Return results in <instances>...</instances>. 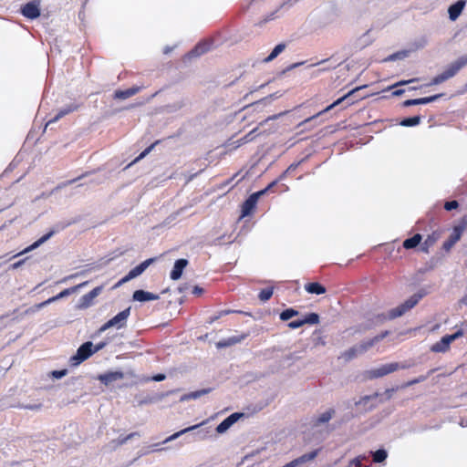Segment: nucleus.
<instances>
[{"label":"nucleus","mask_w":467,"mask_h":467,"mask_svg":"<svg viewBox=\"0 0 467 467\" xmlns=\"http://www.w3.org/2000/svg\"><path fill=\"white\" fill-rule=\"evenodd\" d=\"M467 65V55L460 57L455 61L451 62L446 69L436 76L431 85H438L441 84L449 78L454 77L462 68H463Z\"/></svg>","instance_id":"f257e3e1"},{"label":"nucleus","mask_w":467,"mask_h":467,"mask_svg":"<svg viewBox=\"0 0 467 467\" xmlns=\"http://www.w3.org/2000/svg\"><path fill=\"white\" fill-rule=\"evenodd\" d=\"M130 315V307L124 309L119 312L114 317L106 322L99 330V333L106 331L110 327H116L118 329L122 328L126 326L128 317Z\"/></svg>","instance_id":"f03ea898"},{"label":"nucleus","mask_w":467,"mask_h":467,"mask_svg":"<svg viewBox=\"0 0 467 467\" xmlns=\"http://www.w3.org/2000/svg\"><path fill=\"white\" fill-rule=\"evenodd\" d=\"M421 296L414 295L411 297H410L408 300H406L403 304L400 306L391 309L389 314V318H396L399 317H401L403 314H405L408 310L412 308L419 300L420 299Z\"/></svg>","instance_id":"7ed1b4c3"},{"label":"nucleus","mask_w":467,"mask_h":467,"mask_svg":"<svg viewBox=\"0 0 467 467\" xmlns=\"http://www.w3.org/2000/svg\"><path fill=\"white\" fill-rule=\"evenodd\" d=\"M275 184V182H274L265 190H262V191H259V192H256L251 194L249 196V198L243 204L242 216L244 217V216L249 215L252 213V211L254 210V208L255 207L259 198L261 196H263L267 192V190Z\"/></svg>","instance_id":"20e7f679"},{"label":"nucleus","mask_w":467,"mask_h":467,"mask_svg":"<svg viewBox=\"0 0 467 467\" xmlns=\"http://www.w3.org/2000/svg\"><path fill=\"white\" fill-rule=\"evenodd\" d=\"M92 348L93 344L89 341L81 345L78 348L77 354L71 358V361L73 362V364L78 365L82 361L88 358L94 353Z\"/></svg>","instance_id":"39448f33"},{"label":"nucleus","mask_w":467,"mask_h":467,"mask_svg":"<svg viewBox=\"0 0 467 467\" xmlns=\"http://www.w3.org/2000/svg\"><path fill=\"white\" fill-rule=\"evenodd\" d=\"M462 336V331H457L456 333L449 336H444L439 342L435 343L431 347V351L433 352H445L449 349V347L451 342L457 339Z\"/></svg>","instance_id":"423d86ee"},{"label":"nucleus","mask_w":467,"mask_h":467,"mask_svg":"<svg viewBox=\"0 0 467 467\" xmlns=\"http://www.w3.org/2000/svg\"><path fill=\"white\" fill-rule=\"evenodd\" d=\"M466 227L467 222H462V223L454 226L449 239L443 244V248L449 251L461 239L462 233L466 230Z\"/></svg>","instance_id":"0eeeda50"},{"label":"nucleus","mask_w":467,"mask_h":467,"mask_svg":"<svg viewBox=\"0 0 467 467\" xmlns=\"http://www.w3.org/2000/svg\"><path fill=\"white\" fill-rule=\"evenodd\" d=\"M400 367L399 363H389L381 365L379 368H373L368 371L370 378H380L399 369Z\"/></svg>","instance_id":"6e6552de"},{"label":"nucleus","mask_w":467,"mask_h":467,"mask_svg":"<svg viewBox=\"0 0 467 467\" xmlns=\"http://www.w3.org/2000/svg\"><path fill=\"white\" fill-rule=\"evenodd\" d=\"M21 12L24 16L29 19L37 18L40 16V1L34 0L26 4L22 8Z\"/></svg>","instance_id":"1a4fd4ad"},{"label":"nucleus","mask_w":467,"mask_h":467,"mask_svg":"<svg viewBox=\"0 0 467 467\" xmlns=\"http://www.w3.org/2000/svg\"><path fill=\"white\" fill-rule=\"evenodd\" d=\"M156 261V258H150L142 262L140 265H137L133 269H131L125 276L124 281H130L138 276H140L151 264Z\"/></svg>","instance_id":"9d476101"},{"label":"nucleus","mask_w":467,"mask_h":467,"mask_svg":"<svg viewBox=\"0 0 467 467\" xmlns=\"http://www.w3.org/2000/svg\"><path fill=\"white\" fill-rule=\"evenodd\" d=\"M336 411L334 409H327L320 414L314 416L311 420V425L313 428H318L321 425L327 423L335 415Z\"/></svg>","instance_id":"9b49d317"},{"label":"nucleus","mask_w":467,"mask_h":467,"mask_svg":"<svg viewBox=\"0 0 467 467\" xmlns=\"http://www.w3.org/2000/svg\"><path fill=\"white\" fill-rule=\"evenodd\" d=\"M102 287L98 286L91 290L89 293L81 296L79 300V308H88L93 304V300L101 293Z\"/></svg>","instance_id":"f8f14e48"},{"label":"nucleus","mask_w":467,"mask_h":467,"mask_svg":"<svg viewBox=\"0 0 467 467\" xmlns=\"http://www.w3.org/2000/svg\"><path fill=\"white\" fill-rule=\"evenodd\" d=\"M466 5L465 0H459L448 8L449 18L451 21H455L461 16L462 10Z\"/></svg>","instance_id":"ddd939ff"},{"label":"nucleus","mask_w":467,"mask_h":467,"mask_svg":"<svg viewBox=\"0 0 467 467\" xmlns=\"http://www.w3.org/2000/svg\"><path fill=\"white\" fill-rule=\"evenodd\" d=\"M124 378V374L120 371H110L105 374H101L98 377V379L105 385H109L112 382L120 380Z\"/></svg>","instance_id":"4468645a"},{"label":"nucleus","mask_w":467,"mask_h":467,"mask_svg":"<svg viewBox=\"0 0 467 467\" xmlns=\"http://www.w3.org/2000/svg\"><path fill=\"white\" fill-rule=\"evenodd\" d=\"M387 335H388V331H385V332L381 333L380 335L374 337L373 338L365 340V341L358 344V353L363 354L368 349H369L371 347H373L376 343H378L379 341L383 339Z\"/></svg>","instance_id":"2eb2a0df"},{"label":"nucleus","mask_w":467,"mask_h":467,"mask_svg":"<svg viewBox=\"0 0 467 467\" xmlns=\"http://www.w3.org/2000/svg\"><path fill=\"white\" fill-rule=\"evenodd\" d=\"M387 335H388V331H385V332L381 333L380 335L374 337L373 338L365 340V341L358 344V353L363 354L368 349H369L371 347H373L376 343H378L379 341L383 339Z\"/></svg>","instance_id":"dca6fc26"},{"label":"nucleus","mask_w":467,"mask_h":467,"mask_svg":"<svg viewBox=\"0 0 467 467\" xmlns=\"http://www.w3.org/2000/svg\"><path fill=\"white\" fill-rule=\"evenodd\" d=\"M159 298H160L159 295L153 294V293H150L148 291H144V290H136L132 296V299L134 301H139V302L158 300Z\"/></svg>","instance_id":"f3484780"},{"label":"nucleus","mask_w":467,"mask_h":467,"mask_svg":"<svg viewBox=\"0 0 467 467\" xmlns=\"http://www.w3.org/2000/svg\"><path fill=\"white\" fill-rule=\"evenodd\" d=\"M359 88H354L352 89L351 91H349L348 93H347L346 95H344L343 97L339 98L338 99H337L335 102H333L331 105H329L328 107H327L324 110L320 111L319 113H317V115L311 117V118H308L306 119V120H304L300 125H303L304 123L306 122H308L310 121L311 119L317 118V116L321 115L323 112H327L328 110H330L331 109H333L334 107L339 105L340 103H342V101H344L345 99H347L348 98H349L352 94H354L356 91H358Z\"/></svg>","instance_id":"a211bd4d"},{"label":"nucleus","mask_w":467,"mask_h":467,"mask_svg":"<svg viewBox=\"0 0 467 467\" xmlns=\"http://www.w3.org/2000/svg\"><path fill=\"white\" fill-rule=\"evenodd\" d=\"M188 261L186 259H179L175 262L173 269L171 272V278L178 280L181 278L183 269L187 266Z\"/></svg>","instance_id":"6ab92c4d"},{"label":"nucleus","mask_w":467,"mask_h":467,"mask_svg":"<svg viewBox=\"0 0 467 467\" xmlns=\"http://www.w3.org/2000/svg\"><path fill=\"white\" fill-rule=\"evenodd\" d=\"M441 96H442L441 94H437V95L427 97V98L408 99V100L404 101L403 105L405 107H410V106L428 104V103L437 100Z\"/></svg>","instance_id":"aec40b11"},{"label":"nucleus","mask_w":467,"mask_h":467,"mask_svg":"<svg viewBox=\"0 0 467 467\" xmlns=\"http://www.w3.org/2000/svg\"><path fill=\"white\" fill-rule=\"evenodd\" d=\"M55 231L54 230H51L50 232H48L47 234L43 235L41 238H39L37 241H36L35 243H33L30 246H28L27 248H26L22 254H25V253H27V252H30L34 249H36L37 247H39L41 244H43L44 243H46L48 239H50L54 234H55ZM21 254V253L19 254Z\"/></svg>","instance_id":"412c9836"},{"label":"nucleus","mask_w":467,"mask_h":467,"mask_svg":"<svg viewBox=\"0 0 467 467\" xmlns=\"http://www.w3.org/2000/svg\"><path fill=\"white\" fill-rule=\"evenodd\" d=\"M141 89L140 87H132L126 90H117L114 94L115 99H126L135 94H137Z\"/></svg>","instance_id":"4be33fe9"},{"label":"nucleus","mask_w":467,"mask_h":467,"mask_svg":"<svg viewBox=\"0 0 467 467\" xmlns=\"http://www.w3.org/2000/svg\"><path fill=\"white\" fill-rule=\"evenodd\" d=\"M205 423V421H202V423L200 424H196V425H193V426H191V427H188V428H185L180 431H177L175 433H173L172 435L169 436L168 438H166L164 441H163V443H167L169 441H174L176 440L177 438H179L180 436H182V434L184 433H187L189 431H192L193 430H196L197 428H199L200 426L203 425Z\"/></svg>","instance_id":"5701e85b"},{"label":"nucleus","mask_w":467,"mask_h":467,"mask_svg":"<svg viewBox=\"0 0 467 467\" xmlns=\"http://www.w3.org/2000/svg\"><path fill=\"white\" fill-rule=\"evenodd\" d=\"M77 108L72 106V105H68L67 107H65L64 109H60L59 112L51 119H49L47 124H46V128L47 126H49L50 124L52 123H55L57 122L58 119H60L62 117L66 116L67 114L74 111Z\"/></svg>","instance_id":"b1692460"},{"label":"nucleus","mask_w":467,"mask_h":467,"mask_svg":"<svg viewBox=\"0 0 467 467\" xmlns=\"http://www.w3.org/2000/svg\"><path fill=\"white\" fill-rule=\"evenodd\" d=\"M305 289L309 294L321 295L326 293V288L319 283H308L305 285Z\"/></svg>","instance_id":"393cba45"},{"label":"nucleus","mask_w":467,"mask_h":467,"mask_svg":"<svg viewBox=\"0 0 467 467\" xmlns=\"http://www.w3.org/2000/svg\"><path fill=\"white\" fill-rule=\"evenodd\" d=\"M77 292H78V287L67 288V289H64L63 291H61L58 295L48 298L47 301L49 304H51V303H54L61 298L68 296L69 295H71L73 293H77Z\"/></svg>","instance_id":"a878e982"},{"label":"nucleus","mask_w":467,"mask_h":467,"mask_svg":"<svg viewBox=\"0 0 467 467\" xmlns=\"http://www.w3.org/2000/svg\"><path fill=\"white\" fill-rule=\"evenodd\" d=\"M372 42L373 38L370 36V30H368L358 39L357 47L359 48H364L369 46Z\"/></svg>","instance_id":"bb28decb"},{"label":"nucleus","mask_w":467,"mask_h":467,"mask_svg":"<svg viewBox=\"0 0 467 467\" xmlns=\"http://www.w3.org/2000/svg\"><path fill=\"white\" fill-rule=\"evenodd\" d=\"M285 44L281 43L275 46V47L272 50L270 55L264 59V62L268 63L274 60L279 54H281L285 49Z\"/></svg>","instance_id":"cd10ccee"},{"label":"nucleus","mask_w":467,"mask_h":467,"mask_svg":"<svg viewBox=\"0 0 467 467\" xmlns=\"http://www.w3.org/2000/svg\"><path fill=\"white\" fill-rule=\"evenodd\" d=\"M421 239V235L420 234H416L411 238L406 239L403 242V246L406 249L414 248L420 243Z\"/></svg>","instance_id":"c85d7f7f"},{"label":"nucleus","mask_w":467,"mask_h":467,"mask_svg":"<svg viewBox=\"0 0 467 467\" xmlns=\"http://www.w3.org/2000/svg\"><path fill=\"white\" fill-rule=\"evenodd\" d=\"M244 337H245L244 336H242L240 337H229L228 339L219 341L217 343V347L218 348L230 347V346H233V345L236 344V343H240Z\"/></svg>","instance_id":"c756f323"},{"label":"nucleus","mask_w":467,"mask_h":467,"mask_svg":"<svg viewBox=\"0 0 467 467\" xmlns=\"http://www.w3.org/2000/svg\"><path fill=\"white\" fill-rule=\"evenodd\" d=\"M317 453H318V451H314L309 453H306L294 461H295L296 466H299L303 463H306L309 461L314 460L317 457Z\"/></svg>","instance_id":"7c9ffc66"},{"label":"nucleus","mask_w":467,"mask_h":467,"mask_svg":"<svg viewBox=\"0 0 467 467\" xmlns=\"http://www.w3.org/2000/svg\"><path fill=\"white\" fill-rule=\"evenodd\" d=\"M208 392H209V389H205L197 390V391H193V392L183 395L181 398V401H186L189 400H196V399H199L200 397L207 394Z\"/></svg>","instance_id":"2f4dec72"},{"label":"nucleus","mask_w":467,"mask_h":467,"mask_svg":"<svg viewBox=\"0 0 467 467\" xmlns=\"http://www.w3.org/2000/svg\"><path fill=\"white\" fill-rule=\"evenodd\" d=\"M135 436H139L138 432H132L125 437H119L117 440L111 441L112 448H117L120 445L125 444L129 440L132 439Z\"/></svg>","instance_id":"473e14b6"},{"label":"nucleus","mask_w":467,"mask_h":467,"mask_svg":"<svg viewBox=\"0 0 467 467\" xmlns=\"http://www.w3.org/2000/svg\"><path fill=\"white\" fill-rule=\"evenodd\" d=\"M360 354L361 353H358V345H356L353 348H351L348 350H347L344 353H342L340 358H344L346 361H348V360L358 357Z\"/></svg>","instance_id":"72a5a7b5"},{"label":"nucleus","mask_w":467,"mask_h":467,"mask_svg":"<svg viewBox=\"0 0 467 467\" xmlns=\"http://www.w3.org/2000/svg\"><path fill=\"white\" fill-rule=\"evenodd\" d=\"M209 50V44L201 43L195 47V48L191 52L192 56H201L206 53Z\"/></svg>","instance_id":"f704fd0d"},{"label":"nucleus","mask_w":467,"mask_h":467,"mask_svg":"<svg viewBox=\"0 0 467 467\" xmlns=\"http://www.w3.org/2000/svg\"><path fill=\"white\" fill-rule=\"evenodd\" d=\"M49 303L47 300L42 302V303H39V304H36V305H34L32 306L31 307L27 308L24 314L25 315H32V314H35L36 313L37 311H39L40 309H42L43 307L48 306Z\"/></svg>","instance_id":"c9c22d12"},{"label":"nucleus","mask_w":467,"mask_h":467,"mask_svg":"<svg viewBox=\"0 0 467 467\" xmlns=\"http://www.w3.org/2000/svg\"><path fill=\"white\" fill-rule=\"evenodd\" d=\"M420 122V118L419 116H415L412 118H408L403 119L400 124L405 127H413L418 125Z\"/></svg>","instance_id":"e433bc0d"},{"label":"nucleus","mask_w":467,"mask_h":467,"mask_svg":"<svg viewBox=\"0 0 467 467\" xmlns=\"http://www.w3.org/2000/svg\"><path fill=\"white\" fill-rule=\"evenodd\" d=\"M388 453L385 450H378L373 453V461L375 462H382L386 460Z\"/></svg>","instance_id":"4c0bfd02"},{"label":"nucleus","mask_w":467,"mask_h":467,"mask_svg":"<svg viewBox=\"0 0 467 467\" xmlns=\"http://www.w3.org/2000/svg\"><path fill=\"white\" fill-rule=\"evenodd\" d=\"M168 392L167 393H161L156 397H151V398H146L140 401V404L142 405V404H147V403H154L156 401H159L161 400H162L163 398H165L166 396H168Z\"/></svg>","instance_id":"58836bf2"},{"label":"nucleus","mask_w":467,"mask_h":467,"mask_svg":"<svg viewBox=\"0 0 467 467\" xmlns=\"http://www.w3.org/2000/svg\"><path fill=\"white\" fill-rule=\"evenodd\" d=\"M298 312L292 308L286 309L280 314V318L284 321H286L292 318L293 317L296 316Z\"/></svg>","instance_id":"ea45409f"},{"label":"nucleus","mask_w":467,"mask_h":467,"mask_svg":"<svg viewBox=\"0 0 467 467\" xmlns=\"http://www.w3.org/2000/svg\"><path fill=\"white\" fill-rule=\"evenodd\" d=\"M232 426V424H230V422L228 421L227 419L223 420L217 427H216V431L219 433V434H223L230 427Z\"/></svg>","instance_id":"a19ab883"},{"label":"nucleus","mask_w":467,"mask_h":467,"mask_svg":"<svg viewBox=\"0 0 467 467\" xmlns=\"http://www.w3.org/2000/svg\"><path fill=\"white\" fill-rule=\"evenodd\" d=\"M273 295V289L272 288H265V289H263L260 294H259V298L261 301H267L271 298Z\"/></svg>","instance_id":"79ce46f5"},{"label":"nucleus","mask_w":467,"mask_h":467,"mask_svg":"<svg viewBox=\"0 0 467 467\" xmlns=\"http://www.w3.org/2000/svg\"><path fill=\"white\" fill-rule=\"evenodd\" d=\"M319 321V317L316 313H311L308 316L306 317L305 319H303L304 325L305 324H317Z\"/></svg>","instance_id":"37998d69"},{"label":"nucleus","mask_w":467,"mask_h":467,"mask_svg":"<svg viewBox=\"0 0 467 467\" xmlns=\"http://www.w3.org/2000/svg\"><path fill=\"white\" fill-rule=\"evenodd\" d=\"M154 145H150V147H148L147 149H145L131 163H130L128 165V167L131 166L132 164L140 161V160H142L144 157H146L150 151L151 150L153 149Z\"/></svg>","instance_id":"c03bdc74"},{"label":"nucleus","mask_w":467,"mask_h":467,"mask_svg":"<svg viewBox=\"0 0 467 467\" xmlns=\"http://www.w3.org/2000/svg\"><path fill=\"white\" fill-rule=\"evenodd\" d=\"M67 373V369H62V370H54L51 372V375L53 378L55 379H61L63 378L64 376H66Z\"/></svg>","instance_id":"a18cd8bd"},{"label":"nucleus","mask_w":467,"mask_h":467,"mask_svg":"<svg viewBox=\"0 0 467 467\" xmlns=\"http://www.w3.org/2000/svg\"><path fill=\"white\" fill-rule=\"evenodd\" d=\"M275 13H276V12H273V13H271L270 15L266 16L263 20H261L260 22H258V24H257V25H258L259 26H263L265 23H267V22H269V21H271V20L275 19Z\"/></svg>","instance_id":"49530a36"},{"label":"nucleus","mask_w":467,"mask_h":467,"mask_svg":"<svg viewBox=\"0 0 467 467\" xmlns=\"http://www.w3.org/2000/svg\"><path fill=\"white\" fill-rule=\"evenodd\" d=\"M242 415L243 414H241V413H233L229 417H227L226 419L228 420L230 424L233 425L234 423H235L242 417Z\"/></svg>","instance_id":"de8ad7c7"},{"label":"nucleus","mask_w":467,"mask_h":467,"mask_svg":"<svg viewBox=\"0 0 467 467\" xmlns=\"http://www.w3.org/2000/svg\"><path fill=\"white\" fill-rule=\"evenodd\" d=\"M459 206V203L458 202L456 201H451V202H447L444 205V208L447 210V211H451L453 209H456L457 207Z\"/></svg>","instance_id":"09e8293b"},{"label":"nucleus","mask_w":467,"mask_h":467,"mask_svg":"<svg viewBox=\"0 0 467 467\" xmlns=\"http://www.w3.org/2000/svg\"><path fill=\"white\" fill-rule=\"evenodd\" d=\"M304 325V322H303V319L302 320H295V321H292L288 324V327L290 328H293V329H296V328H298L300 327H302Z\"/></svg>","instance_id":"8fccbe9b"},{"label":"nucleus","mask_w":467,"mask_h":467,"mask_svg":"<svg viewBox=\"0 0 467 467\" xmlns=\"http://www.w3.org/2000/svg\"><path fill=\"white\" fill-rule=\"evenodd\" d=\"M425 379H426V377H425V376H420V377H419L418 379H413V380L410 381L407 385H408V386H411V385H413V384L422 382V381H424Z\"/></svg>","instance_id":"3c124183"},{"label":"nucleus","mask_w":467,"mask_h":467,"mask_svg":"<svg viewBox=\"0 0 467 467\" xmlns=\"http://www.w3.org/2000/svg\"><path fill=\"white\" fill-rule=\"evenodd\" d=\"M435 241L436 239L433 236H428L423 244L426 246H430L432 245L435 243Z\"/></svg>","instance_id":"603ef678"},{"label":"nucleus","mask_w":467,"mask_h":467,"mask_svg":"<svg viewBox=\"0 0 467 467\" xmlns=\"http://www.w3.org/2000/svg\"><path fill=\"white\" fill-rule=\"evenodd\" d=\"M416 80H417L416 78H412V79H410V80L400 81V82H399V83L395 84L393 87H398V86L406 85V84H409V83L415 82Z\"/></svg>","instance_id":"864d4df0"},{"label":"nucleus","mask_w":467,"mask_h":467,"mask_svg":"<svg viewBox=\"0 0 467 467\" xmlns=\"http://www.w3.org/2000/svg\"><path fill=\"white\" fill-rule=\"evenodd\" d=\"M208 431H200L196 433L200 440H204L207 436Z\"/></svg>","instance_id":"5fc2aeb1"},{"label":"nucleus","mask_w":467,"mask_h":467,"mask_svg":"<svg viewBox=\"0 0 467 467\" xmlns=\"http://www.w3.org/2000/svg\"><path fill=\"white\" fill-rule=\"evenodd\" d=\"M166 379V376L164 374H158L153 377V380L155 381H162Z\"/></svg>","instance_id":"6e6d98bb"},{"label":"nucleus","mask_w":467,"mask_h":467,"mask_svg":"<svg viewBox=\"0 0 467 467\" xmlns=\"http://www.w3.org/2000/svg\"><path fill=\"white\" fill-rule=\"evenodd\" d=\"M203 292V289L199 286H194L192 293L194 295H201Z\"/></svg>","instance_id":"4d7b16f0"},{"label":"nucleus","mask_w":467,"mask_h":467,"mask_svg":"<svg viewBox=\"0 0 467 467\" xmlns=\"http://www.w3.org/2000/svg\"><path fill=\"white\" fill-rule=\"evenodd\" d=\"M404 93V89H396L395 91H393V96H396V97H399L400 95H402Z\"/></svg>","instance_id":"13d9d810"},{"label":"nucleus","mask_w":467,"mask_h":467,"mask_svg":"<svg viewBox=\"0 0 467 467\" xmlns=\"http://www.w3.org/2000/svg\"><path fill=\"white\" fill-rule=\"evenodd\" d=\"M23 264H24V260L16 262L14 265H12V268L16 269V268L20 267Z\"/></svg>","instance_id":"bf43d9fd"},{"label":"nucleus","mask_w":467,"mask_h":467,"mask_svg":"<svg viewBox=\"0 0 467 467\" xmlns=\"http://www.w3.org/2000/svg\"><path fill=\"white\" fill-rule=\"evenodd\" d=\"M352 464H355L357 467H361V462L358 458L357 459H354L352 462H351Z\"/></svg>","instance_id":"052dcab7"},{"label":"nucleus","mask_w":467,"mask_h":467,"mask_svg":"<svg viewBox=\"0 0 467 467\" xmlns=\"http://www.w3.org/2000/svg\"><path fill=\"white\" fill-rule=\"evenodd\" d=\"M255 131V130H252L250 133H248L245 137H244V140L245 141H250L253 140V138H251V135Z\"/></svg>","instance_id":"680f3d73"},{"label":"nucleus","mask_w":467,"mask_h":467,"mask_svg":"<svg viewBox=\"0 0 467 467\" xmlns=\"http://www.w3.org/2000/svg\"><path fill=\"white\" fill-rule=\"evenodd\" d=\"M229 313H231V311H230V310H222V311H220V312L218 313V315H217V316H220V317H223V316H225V315H227V314H229Z\"/></svg>","instance_id":"e2e57ef3"},{"label":"nucleus","mask_w":467,"mask_h":467,"mask_svg":"<svg viewBox=\"0 0 467 467\" xmlns=\"http://www.w3.org/2000/svg\"><path fill=\"white\" fill-rule=\"evenodd\" d=\"M88 282L86 281V282H83V283H81L79 285H75L74 287H78V292L79 289L82 288V287H85L88 285Z\"/></svg>","instance_id":"0e129e2a"},{"label":"nucleus","mask_w":467,"mask_h":467,"mask_svg":"<svg viewBox=\"0 0 467 467\" xmlns=\"http://www.w3.org/2000/svg\"><path fill=\"white\" fill-rule=\"evenodd\" d=\"M283 467H297V466H296V464L295 461H292V462H290L286 463V464H285V466H283Z\"/></svg>","instance_id":"69168bd1"},{"label":"nucleus","mask_w":467,"mask_h":467,"mask_svg":"<svg viewBox=\"0 0 467 467\" xmlns=\"http://www.w3.org/2000/svg\"><path fill=\"white\" fill-rule=\"evenodd\" d=\"M128 281H124V277L121 278L116 285H115V287H119L121 285L127 283Z\"/></svg>","instance_id":"338daca9"},{"label":"nucleus","mask_w":467,"mask_h":467,"mask_svg":"<svg viewBox=\"0 0 467 467\" xmlns=\"http://www.w3.org/2000/svg\"><path fill=\"white\" fill-rule=\"evenodd\" d=\"M400 57V54H393L389 57V60H394Z\"/></svg>","instance_id":"774afa93"}]
</instances>
